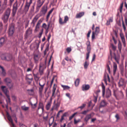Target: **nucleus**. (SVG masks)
Instances as JSON below:
<instances>
[{
  "label": "nucleus",
  "instance_id": "30",
  "mask_svg": "<svg viewBox=\"0 0 127 127\" xmlns=\"http://www.w3.org/2000/svg\"><path fill=\"white\" fill-rule=\"evenodd\" d=\"M5 41L4 38L3 37L1 38L0 39V47H1L4 44Z\"/></svg>",
  "mask_w": 127,
  "mask_h": 127
},
{
  "label": "nucleus",
  "instance_id": "9",
  "mask_svg": "<svg viewBox=\"0 0 127 127\" xmlns=\"http://www.w3.org/2000/svg\"><path fill=\"white\" fill-rule=\"evenodd\" d=\"M9 17L4 14L2 16L1 19L3 21V22L6 24L7 23Z\"/></svg>",
  "mask_w": 127,
  "mask_h": 127
},
{
  "label": "nucleus",
  "instance_id": "16",
  "mask_svg": "<svg viewBox=\"0 0 127 127\" xmlns=\"http://www.w3.org/2000/svg\"><path fill=\"white\" fill-rule=\"evenodd\" d=\"M32 30L30 28H29L26 31V36L28 37L32 34Z\"/></svg>",
  "mask_w": 127,
  "mask_h": 127
},
{
  "label": "nucleus",
  "instance_id": "34",
  "mask_svg": "<svg viewBox=\"0 0 127 127\" xmlns=\"http://www.w3.org/2000/svg\"><path fill=\"white\" fill-rule=\"evenodd\" d=\"M34 79L35 80L38 81L39 79V78L38 77V74L37 73L36 74H34V73H33Z\"/></svg>",
  "mask_w": 127,
  "mask_h": 127
},
{
  "label": "nucleus",
  "instance_id": "39",
  "mask_svg": "<svg viewBox=\"0 0 127 127\" xmlns=\"http://www.w3.org/2000/svg\"><path fill=\"white\" fill-rule=\"evenodd\" d=\"M60 105V103L58 102H57V103L54 105L53 106L55 108V109L57 110Z\"/></svg>",
  "mask_w": 127,
  "mask_h": 127
},
{
  "label": "nucleus",
  "instance_id": "23",
  "mask_svg": "<svg viewBox=\"0 0 127 127\" xmlns=\"http://www.w3.org/2000/svg\"><path fill=\"white\" fill-rule=\"evenodd\" d=\"M101 87L102 88V95L103 96H104L105 93V86L103 82L102 83Z\"/></svg>",
  "mask_w": 127,
  "mask_h": 127
},
{
  "label": "nucleus",
  "instance_id": "54",
  "mask_svg": "<svg viewBox=\"0 0 127 127\" xmlns=\"http://www.w3.org/2000/svg\"><path fill=\"white\" fill-rule=\"evenodd\" d=\"M6 56L4 55H2L1 56V59L3 60H6Z\"/></svg>",
  "mask_w": 127,
  "mask_h": 127
},
{
  "label": "nucleus",
  "instance_id": "12",
  "mask_svg": "<svg viewBox=\"0 0 127 127\" xmlns=\"http://www.w3.org/2000/svg\"><path fill=\"white\" fill-rule=\"evenodd\" d=\"M1 88L2 90L4 93L6 95H8L7 94V93H8L9 91L5 86H1Z\"/></svg>",
  "mask_w": 127,
  "mask_h": 127
},
{
  "label": "nucleus",
  "instance_id": "10",
  "mask_svg": "<svg viewBox=\"0 0 127 127\" xmlns=\"http://www.w3.org/2000/svg\"><path fill=\"white\" fill-rule=\"evenodd\" d=\"M38 18L39 17L37 15H36L33 19L31 23V24L33 27H34V26Z\"/></svg>",
  "mask_w": 127,
  "mask_h": 127
},
{
  "label": "nucleus",
  "instance_id": "43",
  "mask_svg": "<svg viewBox=\"0 0 127 127\" xmlns=\"http://www.w3.org/2000/svg\"><path fill=\"white\" fill-rule=\"evenodd\" d=\"M43 107H44V106L43 105V103L41 102H39L38 108V110Z\"/></svg>",
  "mask_w": 127,
  "mask_h": 127
},
{
  "label": "nucleus",
  "instance_id": "38",
  "mask_svg": "<svg viewBox=\"0 0 127 127\" xmlns=\"http://www.w3.org/2000/svg\"><path fill=\"white\" fill-rule=\"evenodd\" d=\"M105 77L107 79V80L108 81L110 82V80L109 75L107 73H105L104 74V77Z\"/></svg>",
  "mask_w": 127,
  "mask_h": 127
},
{
  "label": "nucleus",
  "instance_id": "48",
  "mask_svg": "<svg viewBox=\"0 0 127 127\" xmlns=\"http://www.w3.org/2000/svg\"><path fill=\"white\" fill-rule=\"evenodd\" d=\"M55 84H54V86L53 87V90H52V96H53L54 95V94L55 91L56 90V88L54 86L55 85Z\"/></svg>",
  "mask_w": 127,
  "mask_h": 127
},
{
  "label": "nucleus",
  "instance_id": "18",
  "mask_svg": "<svg viewBox=\"0 0 127 127\" xmlns=\"http://www.w3.org/2000/svg\"><path fill=\"white\" fill-rule=\"evenodd\" d=\"M42 22V20L41 19L39 20L36 26L35 30L36 31H37V29L39 28L40 25Z\"/></svg>",
  "mask_w": 127,
  "mask_h": 127
},
{
  "label": "nucleus",
  "instance_id": "60",
  "mask_svg": "<svg viewBox=\"0 0 127 127\" xmlns=\"http://www.w3.org/2000/svg\"><path fill=\"white\" fill-rule=\"evenodd\" d=\"M88 110H85L82 112L81 114H86V113L88 112Z\"/></svg>",
  "mask_w": 127,
  "mask_h": 127
},
{
  "label": "nucleus",
  "instance_id": "63",
  "mask_svg": "<svg viewBox=\"0 0 127 127\" xmlns=\"http://www.w3.org/2000/svg\"><path fill=\"white\" fill-rule=\"evenodd\" d=\"M37 103H35L34 104H33L32 107L33 108H35L36 107Z\"/></svg>",
  "mask_w": 127,
  "mask_h": 127
},
{
  "label": "nucleus",
  "instance_id": "44",
  "mask_svg": "<svg viewBox=\"0 0 127 127\" xmlns=\"http://www.w3.org/2000/svg\"><path fill=\"white\" fill-rule=\"evenodd\" d=\"M80 122V120L79 119L76 120L75 118L74 119V124L75 125L76 124Z\"/></svg>",
  "mask_w": 127,
  "mask_h": 127
},
{
  "label": "nucleus",
  "instance_id": "15",
  "mask_svg": "<svg viewBox=\"0 0 127 127\" xmlns=\"http://www.w3.org/2000/svg\"><path fill=\"white\" fill-rule=\"evenodd\" d=\"M11 9L9 8H8L5 12L4 14L9 17Z\"/></svg>",
  "mask_w": 127,
  "mask_h": 127
},
{
  "label": "nucleus",
  "instance_id": "35",
  "mask_svg": "<svg viewBox=\"0 0 127 127\" xmlns=\"http://www.w3.org/2000/svg\"><path fill=\"white\" fill-rule=\"evenodd\" d=\"M1 69L2 70V74L3 76L5 75L6 73L5 70L4 69L3 67L0 65V69Z\"/></svg>",
  "mask_w": 127,
  "mask_h": 127
},
{
  "label": "nucleus",
  "instance_id": "27",
  "mask_svg": "<svg viewBox=\"0 0 127 127\" xmlns=\"http://www.w3.org/2000/svg\"><path fill=\"white\" fill-rule=\"evenodd\" d=\"M99 32V27H96L95 30V32H94L95 34L97 35L98 34Z\"/></svg>",
  "mask_w": 127,
  "mask_h": 127
},
{
  "label": "nucleus",
  "instance_id": "62",
  "mask_svg": "<svg viewBox=\"0 0 127 127\" xmlns=\"http://www.w3.org/2000/svg\"><path fill=\"white\" fill-rule=\"evenodd\" d=\"M95 33L94 32H93L92 34V39H93L95 38Z\"/></svg>",
  "mask_w": 127,
  "mask_h": 127
},
{
  "label": "nucleus",
  "instance_id": "57",
  "mask_svg": "<svg viewBox=\"0 0 127 127\" xmlns=\"http://www.w3.org/2000/svg\"><path fill=\"white\" fill-rule=\"evenodd\" d=\"M125 19L126 25L127 26V15L125 16Z\"/></svg>",
  "mask_w": 127,
  "mask_h": 127
},
{
  "label": "nucleus",
  "instance_id": "4",
  "mask_svg": "<svg viewBox=\"0 0 127 127\" xmlns=\"http://www.w3.org/2000/svg\"><path fill=\"white\" fill-rule=\"evenodd\" d=\"M44 2L37 0V6L36 7V11L38 12L40 8L44 3Z\"/></svg>",
  "mask_w": 127,
  "mask_h": 127
},
{
  "label": "nucleus",
  "instance_id": "36",
  "mask_svg": "<svg viewBox=\"0 0 127 127\" xmlns=\"http://www.w3.org/2000/svg\"><path fill=\"white\" fill-rule=\"evenodd\" d=\"M80 80L79 79H77L75 82V86H77L79 85Z\"/></svg>",
  "mask_w": 127,
  "mask_h": 127
},
{
  "label": "nucleus",
  "instance_id": "52",
  "mask_svg": "<svg viewBox=\"0 0 127 127\" xmlns=\"http://www.w3.org/2000/svg\"><path fill=\"white\" fill-rule=\"evenodd\" d=\"M123 2L121 4L120 6V11L121 12H122V9L123 7Z\"/></svg>",
  "mask_w": 127,
  "mask_h": 127
},
{
  "label": "nucleus",
  "instance_id": "24",
  "mask_svg": "<svg viewBox=\"0 0 127 127\" xmlns=\"http://www.w3.org/2000/svg\"><path fill=\"white\" fill-rule=\"evenodd\" d=\"M39 85L40 86L39 88V91L40 94H41L42 93V90L43 89L44 86L45 85V84H44L43 85H41L40 83H39Z\"/></svg>",
  "mask_w": 127,
  "mask_h": 127
},
{
  "label": "nucleus",
  "instance_id": "5",
  "mask_svg": "<svg viewBox=\"0 0 127 127\" xmlns=\"http://www.w3.org/2000/svg\"><path fill=\"white\" fill-rule=\"evenodd\" d=\"M126 83L124 79L121 78L120 79L119 82H118V86L119 87L125 86Z\"/></svg>",
  "mask_w": 127,
  "mask_h": 127
},
{
  "label": "nucleus",
  "instance_id": "59",
  "mask_svg": "<svg viewBox=\"0 0 127 127\" xmlns=\"http://www.w3.org/2000/svg\"><path fill=\"white\" fill-rule=\"evenodd\" d=\"M86 105V104H83L82 106L79 107L78 108H80L81 109H83L84 107H85V106Z\"/></svg>",
  "mask_w": 127,
  "mask_h": 127
},
{
  "label": "nucleus",
  "instance_id": "31",
  "mask_svg": "<svg viewBox=\"0 0 127 127\" xmlns=\"http://www.w3.org/2000/svg\"><path fill=\"white\" fill-rule=\"evenodd\" d=\"M89 63L86 60L84 63V66L85 69H87L89 65Z\"/></svg>",
  "mask_w": 127,
  "mask_h": 127
},
{
  "label": "nucleus",
  "instance_id": "29",
  "mask_svg": "<svg viewBox=\"0 0 127 127\" xmlns=\"http://www.w3.org/2000/svg\"><path fill=\"white\" fill-rule=\"evenodd\" d=\"M34 59L35 63H37V61L39 59V58L38 56L37 55H34Z\"/></svg>",
  "mask_w": 127,
  "mask_h": 127
},
{
  "label": "nucleus",
  "instance_id": "58",
  "mask_svg": "<svg viewBox=\"0 0 127 127\" xmlns=\"http://www.w3.org/2000/svg\"><path fill=\"white\" fill-rule=\"evenodd\" d=\"M98 96H94V102L95 103H96L97 100V97Z\"/></svg>",
  "mask_w": 127,
  "mask_h": 127
},
{
  "label": "nucleus",
  "instance_id": "7",
  "mask_svg": "<svg viewBox=\"0 0 127 127\" xmlns=\"http://www.w3.org/2000/svg\"><path fill=\"white\" fill-rule=\"evenodd\" d=\"M7 117L9 121L11 123V127H16L15 126V125L13 122V120L11 117L9 115L8 113H7Z\"/></svg>",
  "mask_w": 127,
  "mask_h": 127
},
{
  "label": "nucleus",
  "instance_id": "37",
  "mask_svg": "<svg viewBox=\"0 0 127 127\" xmlns=\"http://www.w3.org/2000/svg\"><path fill=\"white\" fill-rule=\"evenodd\" d=\"M61 86L63 88L64 90H67L70 88V87L67 86L62 85Z\"/></svg>",
  "mask_w": 127,
  "mask_h": 127
},
{
  "label": "nucleus",
  "instance_id": "61",
  "mask_svg": "<svg viewBox=\"0 0 127 127\" xmlns=\"http://www.w3.org/2000/svg\"><path fill=\"white\" fill-rule=\"evenodd\" d=\"M100 92V90H98L95 92V93L96 95L97 96H98V94Z\"/></svg>",
  "mask_w": 127,
  "mask_h": 127
},
{
  "label": "nucleus",
  "instance_id": "51",
  "mask_svg": "<svg viewBox=\"0 0 127 127\" xmlns=\"http://www.w3.org/2000/svg\"><path fill=\"white\" fill-rule=\"evenodd\" d=\"M65 59L67 61H69L70 62H71L72 61L71 59H69L67 56L65 57Z\"/></svg>",
  "mask_w": 127,
  "mask_h": 127
},
{
  "label": "nucleus",
  "instance_id": "26",
  "mask_svg": "<svg viewBox=\"0 0 127 127\" xmlns=\"http://www.w3.org/2000/svg\"><path fill=\"white\" fill-rule=\"evenodd\" d=\"M107 104V103L104 100H102L101 102L99 108L102 107H104Z\"/></svg>",
  "mask_w": 127,
  "mask_h": 127
},
{
  "label": "nucleus",
  "instance_id": "25",
  "mask_svg": "<svg viewBox=\"0 0 127 127\" xmlns=\"http://www.w3.org/2000/svg\"><path fill=\"white\" fill-rule=\"evenodd\" d=\"M6 61H9L12 58V55L10 54H7L6 56Z\"/></svg>",
  "mask_w": 127,
  "mask_h": 127
},
{
  "label": "nucleus",
  "instance_id": "53",
  "mask_svg": "<svg viewBox=\"0 0 127 127\" xmlns=\"http://www.w3.org/2000/svg\"><path fill=\"white\" fill-rule=\"evenodd\" d=\"M122 24L123 28L124 30V31H125L126 30V27L124 25V21L123 20H122Z\"/></svg>",
  "mask_w": 127,
  "mask_h": 127
},
{
  "label": "nucleus",
  "instance_id": "56",
  "mask_svg": "<svg viewBox=\"0 0 127 127\" xmlns=\"http://www.w3.org/2000/svg\"><path fill=\"white\" fill-rule=\"evenodd\" d=\"M66 51L68 53H69L71 51V48H66Z\"/></svg>",
  "mask_w": 127,
  "mask_h": 127
},
{
  "label": "nucleus",
  "instance_id": "21",
  "mask_svg": "<svg viewBox=\"0 0 127 127\" xmlns=\"http://www.w3.org/2000/svg\"><path fill=\"white\" fill-rule=\"evenodd\" d=\"M51 100L48 102L47 104H46V108L47 110H48L49 109L51 106Z\"/></svg>",
  "mask_w": 127,
  "mask_h": 127
},
{
  "label": "nucleus",
  "instance_id": "49",
  "mask_svg": "<svg viewBox=\"0 0 127 127\" xmlns=\"http://www.w3.org/2000/svg\"><path fill=\"white\" fill-rule=\"evenodd\" d=\"M68 17L67 16H65L64 17V23H66L68 21Z\"/></svg>",
  "mask_w": 127,
  "mask_h": 127
},
{
  "label": "nucleus",
  "instance_id": "42",
  "mask_svg": "<svg viewBox=\"0 0 127 127\" xmlns=\"http://www.w3.org/2000/svg\"><path fill=\"white\" fill-rule=\"evenodd\" d=\"M53 9H52L50 10L49 11V12L48 13V15H47V17H46V19L47 20H48V18L50 16L51 14L52 13V12L53 11Z\"/></svg>",
  "mask_w": 127,
  "mask_h": 127
},
{
  "label": "nucleus",
  "instance_id": "40",
  "mask_svg": "<svg viewBox=\"0 0 127 127\" xmlns=\"http://www.w3.org/2000/svg\"><path fill=\"white\" fill-rule=\"evenodd\" d=\"M28 94L30 95H32L33 94L34 91L33 89L28 90Z\"/></svg>",
  "mask_w": 127,
  "mask_h": 127
},
{
  "label": "nucleus",
  "instance_id": "14",
  "mask_svg": "<svg viewBox=\"0 0 127 127\" xmlns=\"http://www.w3.org/2000/svg\"><path fill=\"white\" fill-rule=\"evenodd\" d=\"M92 117V114H88L86 115L84 118V121L86 122H88L89 119Z\"/></svg>",
  "mask_w": 127,
  "mask_h": 127
},
{
  "label": "nucleus",
  "instance_id": "6",
  "mask_svg": "<svg viewBox=\"0 0 127 127\" xmlns=\"http://www.w3.org/2000/svg\"><path fill=\"white\" fill-rule=\"evenodd\" d=\"M14 28L13 26L11 25L9 26L8 33L9 36H12L14 32Z\"/></svg>",
  "mask_w": 127,
  "mask_h": 127
},
{
  "label": "nucleus",
  "instance_id": "64",
  "mask_svg": "<svg viewBox=\"0 0 127 127\" xmlns=\"http://www.w3.org/2000/svg\"><path fill=\"white\" fill-rule=\"evenodd\" d=\"M33 127H39L38 124L37 123H35L33 125Z\"/></svg>",
  "mask_w": 127,
  "mask_h": 127
},
{
  "label": "nucleus",
  "instance_id": "22",
  "mask_svg": "<svg viewBox=\"0 0 127 127\" xmlns=\"http://www.w3.org/2000/svg\"><path fill=\"white\" fill-rule=\"evenodd\" d=\"M117 64L115 63H114L113 65V74L114 75L116 73V71L117 70Z\"/></svg>",
  "mask_w": 127,
  "mask_h": 127
},
{
  "label": "nucleus",
  "instance_id": "33",
  "mask_svg": "<svg viewBox=\"0 0 127 127\" xmlns=\"http://www.w3.org/2000/svg\"><path fill=\"white\" fill-rule=\"evenodd\" d=\"M30 6H29V4H28L27 5V4H26V5L25 6L24 8L25 11L26 12H27L29 10Z\"/></svg>",
  "mask_w": 127,
  "mask_h": 127
},
{
  "label": "nucleus",
  "instance_id": "47",
  "mask_svg": "<svg viewBox=\"0 0 127 127\" xmlns=\"http://www.w3.org/2000/svg\"><path fill=\"white\" fill-rule=\"evenodd\" d=\"M7 85L10 89H11L13 87V84L11 82L10 83L7 84Z\"/></svg>",
  "mask_w": 127,
  "mask_h": 127
},
{
  "label": "nucleus",
  "instance_id": "13",
  "mask_svg": "<svg viewBox=\"0 0 127 127\" xmlns=\"http://www.w3.org/2000/svg\"><path fill=\"white\" fill-rule=\"evenodd\" d=\"M47 11V7L45 6H43L42 8L41 11V13L42 15H44L46 12Z\"/></svg>",
  "mask_w": 127,
  "mask_h": 127
},
{
  "label": "nucleus",
  "instance_id": "41",
  "mask_svg": "<svg viewBox=\"0 0 127 127\" xmlns=\"http://www.w3.org/2000/svg\"><path fill=\"white\" fill-rule=\"evenodd\" d=\"M21 108L23 110L26 111L29 110V107H26L25 105H24L22 106Z\"/></svg>",
  "mask_w": 127,
  "mask_h": 127
},
{
  "label": "nucleus",
  "instance_id": "32",
  "mask_svg": "<svg viewBox=\"0 0 127 127\" xmlns=\"http://www.w3.org/2000/svg\"><path fill=\"white\" fill-rule=\"evenodd\" d=\"M5 82L7 84L10 83L11 82V80L9 78H6L4 80Z\"/></svg>",
  "mask_w": 127,
  "mask_h": 127
},
{
  "label": "nucleus",
  "instance_id": "20",
  "mask_svg": "<svg viewBox=\"0 0 127 127\" xmlns=\"http://www.w3.org/2000/svg\"><path fill=\"white\" fill-rule=\"evenodd\" d=\"M111 95V91L109 89H108L107 91L106 94V96L107 98L109 97Z\"/></svg>",
  "mask_w": 127,
  "mask_h": 127
},
{
  "label": "nucleus",
  "instance_id": "2",
  "mask_svg": "<svg viewBox=\"0 0 127 127\" xmlns=\"http://www.w3.org/2000/svg\"><path fill=\"white\" fill-rule=\"evenodd\" d=\"M18 9V4L17 1H16L14 4L13 6L12 9V16H15Z\"/></svg>",
  "mask_w": 127,
  "mask_h": 127
},
{
  "label": "nucleus",
  "instance_id": "17",
  "mask_svg": "<svg viewBox=\"0 0 127 127\" xmlns=\"http://www.w3.org/2000/svg\"><path fill=\"white\" fill-rule=\"evenodd\" d=\"M120 70L121 74L122 76H123L124 75H126L127 74V70H126V71H125L123 67H120Z\"/></svg>",
  "mask_w": 127,
  "mask_h": 127
},
{
  "label": "nucleus",
  "instance_id": "46",
  "mask_svg": "<svg viewBox=\"0 0 127 127\" xmlns=\"http://www.w3.org/2000/svg\"><path fill=\"white\" fill-rule=\"evenodd\" d=\"M77 112H76L73 114L72 115L70 116L69 118V120H71L77 114Z\"/></svg>",
  "mask_w": 127,
  "mask_h": 127
},
{
  "label": "nucleus",
  "instance_id": "28",
  "mask_svg": "<svg viewBox=\"0 0 127 127\" xmlns=\"http://www.w3.org/2000/svg\"><path fill=\"white\" fill-rule=\"evenodd\" d=\"M113 21V18L112 17H110L108 20L107 21L106 24L107 25H108L110 24L111 22H112Z\"/></svg>",
  "mask_w": 127,
  "mask_h": 127
},
{
  "label": "nucleus",
  "instance_id": "50",
  "mask_svg": "<svg viewBox=\"0 0 127 127\" xmlns=\"http://www.w3.org/2000/svg\"><path fill=\"white\" fill-rule=\"evenodd\" d=\"M59 22L60 24L61 25H63L64 24V21H63V19L61 17L60 18Z\"/></svg>",
  "mask_w": 127,
  "mask_h": 127
},
{
  "label": "nucleus",
  "instance_id": "55",
  "mask_svg": "<svg viewBox=\"0 0 127 127\" xmlns=\"http://www.w3.org/2000/svg\"><path fill=\"white\" fill-rule=\"evenodd\" d=\"M119 94L120 95L121 97H123V94L122 91H120L119 92Z\"/></svg>",
  "mask_w": 127,
  "mask_h": 127
},
{
  "label": "nucleus",
  "instance_id": "8",
  "mask_svg": "<svg viewBox=\"0 0 127 127\" xmlns=\"http://www.w3.org/2000/svg\"><path fill=\"white\" fill-rule=\"evenodd\" d=\"M120 36L123 43V47H125L126 46V42L124 36L122 33H120Z\"/></svg>",
  "mask_w": 127,
  "mask_h": 127
},
{
  "label": "nucleus",
  "instance_id": "45",
  "mask_svg": "<svg viewBox=\"0 0 127 127\" xmlns=\"http://www.w3.org/2000/svg\"><path fill=\"white\" fill-rule=\"evenodd\" d=\"M6 97L7 98V100L6 99V101L7 102V103L8 104V103H10V96L9 95H6Z\"/></svg>",
  "mask_w": 127,
  "mask_h": 127
},
{
  "label": "nucleus",
  "instance_id": "19",
  "mask_svg": "<svg viewBox=\"0 0 127 127\" xmlns=\"http://www.w3.org/2000/svg\"><path fill=\"white\" fill-rule=\"evenodd\" d=\"M84 12H82L79 13H77L76 15V18H80L84 15Z\"/></svg>",
  "mask_w": 127,
  "mask_h": 127
},
{
  "label": "nucleus",
  "instance_id": "3",
  "mask_svg": "<svg viewBox=\"0 0 127 127\" xmlns=\"http://www.w3.org/2000/svg\"><path fill=\"white\" fill-rule=\"evenodd\" d=\"M45 65L43 63H41L39 65V71L40 75L42 74L45 68Z\"/></svg>",
  "mask_w": 127,
  "mask_h": 127
},
{
  "label": "nucleus",
  "instance_id": "11",
  "mask_svg": "<svg viewBox=\"0 0 127 127\" xmlns=\"http://www.w3.org/2000/svg\"><path fill=\"white\" fill-rule=\"evenodd\" d=\"M90 86L88 84L83 85L82 87V89L83 91H87L90 88Z\"/></svg>",
  "mask_w": 127,
  "mask_h": 127
},
{
  "label": "nucleus",
  "instance_id": "1",
  "mask_svg": "<svg viewBox=\"0 0 127 127\" xmlns=\"http://www.w3.org/2000/svg\"><path fill=\"white\" fill-rule=\"evenodd\" d=\"M118 51L116 50V48H111L110 49V53L112 58L115 59L116 61L118 63L119 60V56L118 54L116 55L115 54L116 52L117 53H120L121 48H118Z\"/></svg>",
  "mask_w": 127,
  "mask_h": 127
}]
</instances>
